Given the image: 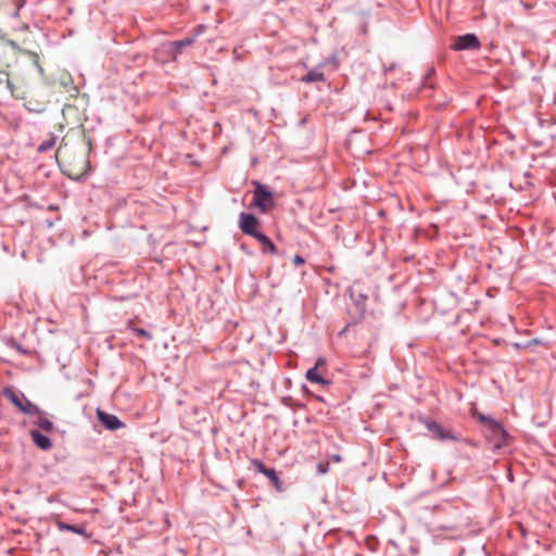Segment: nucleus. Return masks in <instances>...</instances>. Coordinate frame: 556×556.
Returning a JSON list of instances; mask_svg holds the SVG:
<instances>
[{"instance_id": "1", "label": "nucleus", "mask_w": 556, "mask_h": 556, "mask_svg": "<svg viewBox=\"0 0 556 556\" xmlns=\"http://www.w3.org/2000/svg\"><path fill=\"white\" fill-rule=\"evenodd\" d=\"M91 141L81 128H71L56 150L55 159L62 172L78 179L89 169Z\"/></svg>"}, {"instance_id": "2", "label": "nucleus", "mask_w": 556, "mask_h": 556, "mask_svg": "<svg viewBox=\"0 0 556 556\" xmlns=\"http://www.w3.org/2000/svg\"><path fill=\"white\" fill-rule=\"evenodd\" d=\"M13 97L24 101L25 108L35 113H41L46 110L49 99L47 88L36 80L11 75L7 79Z\"/></svg>"}, {"instance_id": "3", "label": "nucleus", "mask_w": 556, "mask_h": 556, "mask_svg": "<svg viewBox=\"0 0 556 556\" xmlns=\"http://www.w3.org/2000/svg\"><path fill=\"white\" fill-rule=\"evenodd\" d=\"M16 46L12 41L0 37V74H5L7 79L11 75H17L16 73L9 72V68L16 61Z\"/></svg>"}, {"instance_id": "4", "label": "nucleus", "mask_w": 556, "mask_h": 556, "mask_svg": "<svg viewBox=\"0 0 556 556\" xmlns=\"http://www.w3.org/2000/svg\"><path fill=\"white\" fill-rule=\"evenodd\" d=\"M4 396L10 400L21 412L33 415L39 413V408L30 403L23 394H17L11 389H5Z\"/></svg>"}, {"instance_id": "5", "label": "nucleus", "mask_w": 556, "mask_h": 556, "mask_svg": "<svg viewBox=\"0 0 556 556\" xmlns=\"http://www.w3.org/2000/svg\"><path fill=\"white\" fill-rule=\"evenodd\" d=\"M254 204L262 212H267L274 204L271 192L258 182L254 190Z\"/></svg>"}, {"instance_id": "6", "label": "nucleus", "mask_w": 556, "mask_h": 556, "mask_svg": "<svg viewBox=\"0 0 556 556\" xmlns=\"http://www.w3.org/2000/svg\"><path fill=\"white\" fill-rule=\"evenodd\" d=\"M480 41L473 34H466L454 38V42L451 45V49L455 51L463 50H475L479 49Z\"/></svg>"}, {"instance_id": "7", "label": "nucleus", "mask_w": 556, "mask_h": 556, "mask_svg": "<svg viewBox=\"0 0 556 556\" xmlns=\"http://www.w3.org/2000/svg\"><path fill=\"white\" fill-rule=\"evenodd\" d=\"M240 229L243 233L252 236L256 239V235L261 233L256 230L258 226V219L250 213L240 214Z\"/></svg>"}, {"instance_id": "8", "label": "nucleus", "mask_w": 556, "mask_h": 556, "mask_svg": "<svg viewBox=\"0 0 556 556\" xmlns=\"http://www.w3.org/2000/svg\"><path fill=\"white\" fill-rule=\"evenodd\" d=\"M325 366H326V361L324 357H319L316 363H315V366L311 369L307 370L305 377L306 379L309 381V382H314V383H318V384H328L329 382L324 379L323 377V371L325 369Z\"/></svg>"}, {"instance_id": "9", "label": "nucleus", "mask_w": 556, "mask_h": 556, "mask_svg": "<svg viewBox=\"0 0 556 556\" xmlns=\"http://www.w3.org/2000/svg\"><path fill=\"white\" fill-rule=\"evenodd\" d=\"M63 118L67 126L71 128H80L81 114L76 105L65 104L62 110Z\"/></svg>"}, {"instance_id": "10", "label": "nucleus", "mask_w": 556, "mask_h": 556, "mask_svg": "<svg viewBox=\"0 0 556 556\" xmlns=\"http://www.w3.org/2000/svg\"><path fill=\"white\" fill-rule=\"evenodd\" d=\"M481 419L485 420L488 422V427H489L492 435L496 440V442L494 443L495 447H501L503 444H505L506 432L502 428V426L492 419L484 418L483 416H481Z\"/></svg>"}, {"instance_id": "11", "label": "nucleus", "mask_w": 556, "mask_h": 556, "mask_svg": "<svg viewBox=\"0 0 556 556\" xmlns=\"http://www.w3.org/2000/svg\"><path fill=\"white\" fill-rule=\"evenodd\" d=\"M97 416L101 424L109 430H117L125 426L115 415L105 413L101 409L97 410Z\"/></svg>"}, {"instance_id": "12", "label": "nucleus", "mask_w": 556, "mask_h": 556, "mask_svg": "<svg viewBox=\"0 0 556 556\" xmlns=\"http://www.w3.org/2000/svg\"><path fill=\"white\" fill-rule=\"evenodd\" d=\"M30 437H31V440L42 451H48L52 447V442L51 440L42 434L40 431L38 430H31L30 431Z\"/></svg>"}, {"instance_id": "13", "label": "nucleus", "mask_w": 556, "mask_h": 556, "mask_svg": "<svg viewBox=\"0 0 556 556\" xmlns=\"http://www.w3.org/2000/svg\"><path fill=\"white\" fill-rule=\"evenodd\" d=\"M429 431H431L434 435V438L440 440L445 439H452L453 437L450 435L439 424L431 421L427 425Z\"/></svg>"}, {"instance_id": "14", "label": "nucleus", "mask_w": 556, "mask_h": 556, "mask_svg": "<svg viewBox=\"0 0 556 556\" xmlns=\"http://www.w3.org/2000/svg\"><path fill=\"white\" fill-rule=\"evenodd\" d=\"M56 526L61 531H71V532L84 535L87 539L90 536L89 534H87L85 528H83V527H77L74 525L65 523L63 521H58Z\"/></svg>"}, {"instance_id": "15", "label": "nucleus", "mask_w": 556, "mask_h": 556, "mask_svg": "<svg viewBox=\"0 0 556 556\" xmlns=\"http://www.w3.org/2000/svg\"><path fill=\"white\" fill-rule=\"evenodd\" d=\"M256 240L263 245V252L276 253V247L274 242L264 233H257Z\"/></svg>"}, {"instance_id": "16", "label": "nucleus", "mask_w": 556, "mask_h": 556, "mask_svg": "<svg viewBox=\"0 0 556 556\" xmlns=\"http://www.w3.org/2000/svg\"><path fill=\"white\" fill-rule=\"evenodd\" d=\"M264 476L269 479L276 491L281 492L283 490L282 482L280 481L275 469L268 468L266 471H264Z\"/></svg>"}, {"instance_id": "17", "label": "nucleus", "mask_w": 556, "mask_h": 556, "mask_svg": "<svg viewBox=\"0 0 556 556\" xmlns=\"http://www.w3.org/2000/svg\"><path fill=\"white\" fill-rule=\"evenodd\" d=\"M324 79V74L320 71L312 70L301 80L304 83H315L323 81Z\"/></svg>"}, {"instance_id": "18", "label": "nucleus", "mask_w": 556, "mask_h": 556, "mask_svg": "<svg viewBox=\"0 0 556 556\" xmlns=\"http://www.w3.org/2000/svg\"><path fill=\"white\" fill-rule=\"evenodd\" d=\"M38 414V419L36 421V424L45 431H51L53 429V422L51 420H49L47 417H45L41 412L39 410Z\"/></svg>"}, {"instance_id": "19", "label": "nucleus", "mask_w": 556, "mask_h": 556, "mask_svg": "<svg viewBox=\"0 0 556 556\" xmlns=\"http://www.w3.org/2000/svg\"><path fill=\"white\" fill-rule=\"evenodd\" d=\"M55 141H56V137L52 134H49L48 135V139L43 140L37 148V150L39 152H45L49 149H51L54 144H55Z\"/></svg>"}, {"instance_id": "20", "label": "nucleus", "mask_w": 556, "mask_h": 556, "mask_svg": "<svg viewBox=\"0 0 556 556\" xmlns=\"http://www.w3.org/2000/svg\"><path fill=\"white\" fill-rule=\"evenodd\" d=\"M193 41H194L193 38H185V39L179 40V41H174L172 43V46L174 47L176 52H179L182 48L191 46L193 43Z\"/></svg>"}, {"instance_id": "21", "label": "nucleus", "mask_w": 556, "mask_h": 556, "mask_svg": "<svg viewBox=\"0 0 556 556\" xmlns=\"http://www.w3.org/2000/svg\"><path fill=\"white\" fill-rule=\"evenodd\" d=\"M131 330L137 334V336H140V337H143L144 339L147 340H151L152 339V336L150 332H148L147 330L142 329V328H134L131 327Z\"/></svg>"}, {"instance_id": "22", "label": "nucleus", "mask_w": 556, "mask_h": 556, "mask_svg": "<svg viewBox=\"0 0 556 556\" xmlns=\"http://www.w3.org/2000/svg\"><path fill=\"white\" fill-rule=\"evenodd\" d=\"M251 463H252V465L254 466V468H255L257 471H260L261 473H263V475H264V471H266V470L268 469V468H266V467L264 466V464H263L261 460H258V459H252V462H251Z\"/></svg>"}, {"instance_id": "23", "label": "nucleus", "mask_w": 556, "mask_h": 556, "mask_svg": "<svg viewBox=\"0 0 556 556\" xmlns=\"http://www.w3.org/2000/svg\"><path fill=\"white\" fill-rule=\"evenodd\" d=\"M328 469H329V465H328V464L319 463V464L317 465V471H318L319 473H326V472L328 471Z\"/></svg>"}, {"instance_id": "24", "label": "nucleus", "mask_w": 556, "mask_h": 556, "mask_svg": "<svg viewBox=\"0 0 556 556\" xmlns=\"http://www.w3.org/2000/svg\"><path fill=\"white\" fill-rule=\"evenodd\" d=\"M292 262H293V264H294L295 266H300V265L304 264V260H303V257H302V256H300V255H295V256L293 257Z\"/></svg>"}, {"instance_id": "25", "label": "nucleus", "mask_w": 556, "mask_h": 556, "mask_svg": "<svg viewBox=\"0 0 556 556\" xmlns=\"http://www.w3.org/2000/svg\"><path fill=\"white\" fill-rule=\"evenodd\" d=\"M332 460L333 462H340L341 460V457L339 455H333L332 456Z\"/></svg>"}, {"instance_id": "26", "label": "nucleus", "mask_w": 556, "mask_h": 556, "mask_svg": "<svg viewBox=\"0 0 556 556\" xmlns=\"http://www.w3.org/2000/svg\"><path fill=\"white\" fill-rule=\"evenodd\" d=\"M33 56L35 58V63H37V54H33Z\"/></svg>"}, {"instance_id": "27", "label": "nucleus", "mask_w": 556, "mask_h": 556, "mask_svg": "<svg viewBox=\"0 0 556 556\" xmlns=\"http://www.w3.org/2000/svg\"><path fill=\"white\" fill-rule=\"evenodd\" d=\"M555 104H556V97H555V100H554Z\"/></svg>"}]
</instances>
